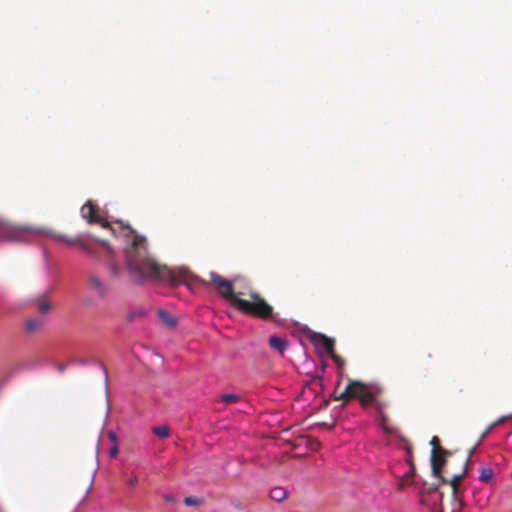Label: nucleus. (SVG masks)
Masks as SVG:
<instances>
[{"label": "nucleus", "instance_id": "nucleus-20", "mask_svg": "<svg viewBox=\"0 0 512 512\" xmlns=\"http://www.w3.org/2000/svg\"><path fill=\"white\" fill-rule=\"evenodd\" d=\"M330 356L333 359V361L336 363L337 366H339V367H343L344 366L345 361L340 356H338L335 353V351L333 353H331Z\"/></svg>", "mask_w": 512, "mask_h": 512}, {"label": "nucleus", "instance_id": "nucleus-31", "mask_svg": "<svg viewBox=\"0 0 512 512\" xmlns=\"http://www.w3.org/2000/svg\"><path fill=\"white\" fill-rule=\"evenodd\" d=\"M102 367H103V370H104L105 382H106V386H107L108 385V371H107L105 366H102Z\"/></svg>", "mask_w": 512, "mask_h": 512}, {"label": "nucleus", "instance_id": "nucleus-1", "mask_svg": "<svg viewBox=\"0 0 512 512\" xmlns=\"http://www.w3.org/2000/svg\"><path fill=\"white\" fill-rule=\"evenodd\" d=\"M155 265L159 268L158 270L161 273H159V276L145 278V282L168 283L173 287L184 284L188 288H192L195 284H201L206 287L212 285L222 298L228 301L232 307L242 314L261 320H269L274 316L273 306L258 292L251 291L248 294L245 292H235L233 283L216 272H210V280L207 281L193 274L189 268L185 266L170 268L158 263L156 260Z\"/></svg>", "mask_w": 512, "mask_h": 512}, {"label": "nucleus", "instance_id": "nucleus-3", "mask_svg": "<svg viewBox=\"0 0 512 512\" xmlns=\"http://www.w3.org/2000/svg\"><path fill=\"white\" fill-rule=\"evenodd\" d=\"M383 392L384 387L378 383L349 379L345 389L335 399L343 401V404L357 399L363 408L373 406L379 415L381 428L385 433L394 434L396 428L389 424L390 419L385 413L389 401L381 398Z\"/></svg>", "mask_w": 512, "mask_h": 512}, {"label": "nucleus", "instance_id": "nucleus-15", "mask_svg": "<svg viewBox=\"0 0 512 512\" xmlns=\"http://www.w3.org/2000/svg\"><path fill=\"white\" fill-rule=\"evenodd\" d=\"M51 309V304L46 298H41L38 303V311L40 313H47Z\"/></svg>", "mask_w": 512, "mask_h": 512}, {"label": "nucleus", "instance_id": "nucleus-17", "mask_svg": "<svg viewBox=\"0 0 512 512\" xmlns=\"http://www.w3.org/2000/svg\"><path fill=\"white\" fill-rule=\"evenodd\" d=\"M430 444L432 446V451H435V453L437 452H442L444 449L440 446V439L437 437V436H433L431 441H430Z\"/></svg>", "mask_w": 512, "mask_h": 512}, {"label": "nucleus", "instance_id": "nucleus-32", "mask_svg": "<svg viewBox=\"0 0 512 512\" xmlns=\"http://www.w3.org/2000/svg\"><path fill=\"white\" fill-rule=\"evenodd\" d=\"M65 365H59V371L63 373L65 371Z\"/></svg>", "mask_w": 512, "mask_h": 512}, {"label": "nucleus", "instance_id": "nucleus-19", "mask_svg": "<svg viewBox=\"0 0 512 512\" xmlns=\"http://www.w3.org/2000/svg\"><path fill=\"white\" fill-rule=\"evenodd\" d=\"M408 463L410 464L411 469L404 475V478L407 480L413 478L415 475V466L410 458L408 459Z\"/></svg>", "mask_w": 512, "mask_h": 512}, {"label": "nucleus", "instance_id": "nucleus-30", "mask_svg": "<svg viewBox=\"0 0 512 512\" xmlns=\"http://www.w3.org/2000/svg\"><path fill=\"white\" fill-rule=\"evenodd\" d=\"M101 245H103L108 251H111V247L106 241H98Z\"/></svg>", "mask_w": 512, "mask_h": 512}, {"label": "nucleus", "instance_id": "nucleus-11", "mask_svg": "<svg viewBox=\"0 0 512 512\" xmlns=\"http://www.w3.org/2000/svg\"><path fill=\"white\" fill-rule=\"evenodd\" d=\"M44 322L40 319H29L25 323L26 330L28 332L34 333L38 331L42 326Z\"/></svg>", "mask_w": 512, "mask_h": 512}, {"label": "nucleus", "instance_id": "nucleus-14", "mask_svg": "<svg viewBox=\"0 0 512 512\" xmlns=\"http://www.w3.org/2000/svg\"><path fill=\"white\" fill-rule=\"evenodd\" d=\"M493 470L490 467H482L480 469L479 480L484 483H488L493 478Z\"/></svg>", "mask_w": 512, "mask_h": 512}, {"label": "nucleus", "instance_id": "nucleus-35", "mask_svg": "<svg viewBox=\"0 0 512 512\" xmlns=\"http://www.w3.org/2000/svg\"><path fill=\"white\" fill-rule=\"evenodd\" d=\"M441 512H444V509L442 508Z\"/></svg>", "mask_w": 512, "mask_h": 512}, {"label": "nucleus", "instance_id": "nucleus-18", "mask_svg": "<svg viewBox=\"0 0 512 512\" xmlns=\"http://www.w3.org/2000/svg\"><path fill=\"white\" fill-rule=\"evenodd\" d=\"M201 500L197 497L188 496L184 498V504L186 506H198L200 505Z\"/></svg>", "mask_w": 512, "mask_h": 512}, {"label": "nucleus", "instance_id": "nucleus-29", "mask_svg": "<svg viewBox=\"0 0 512 512\" xmlns=\"http://www.w3.org/2000/svg\"><path fill=\"white\" fill-rule=\"evenodd\" d=\"M129 485L131 486H135L137 483H138V477L137 476H133L129 479L128 481Z\"/></svg>", "mask_w": 512, "mask_h": 512}, {"label": "nucleus", "instance_id": "nucleus-34", "mask_svg": "<svg viewBox=\"0 0 512 512\" xmlns=\"http://www.w3.org/2000/svg\"><path fill=\"white\" fill-rule=\"evenodd\" d=\"M407 452L411 454V448H407Z\"/></svg>", "mask_w": 512, "mask_h": 512}, {"label": "nucleus", "instance_id": "nucleus-4", "mask_svg": "<svg viewBox=\"0 0 512 512\" xmlns=\"http://www.w3.org/2000/svg\"><path fill=\"white\" fill-rule=\"evenodd\" d=\"M41 235H46L56 242H62L70 246H78L84 252L95 255L94 244L85 241L81 237H70L42 227L17 225L0 217V238L2 240L10 242H31Z\"/></svg>", "mask_w": 512, "mask_h": 512}, {"label": "nucleus", "instance_id": "nucleus-33", "mask_svg": "<svg viewBox=\"0 0 512 512\" xmlns=\"http://www.w3.org/2000/svg\"><path fill=\"white\" fill-rule=\"evenodd\" d=\"M112 273H113L114 275H117V274H118V268H117V267H113V269H112Z\"/></svg>", "mask_w": 512, "mask_h": 512}, {"label": "nucleus", "instance_id": "nucleus-2", "mask_svg": "<svg viewBox=\"0 0 512 512\" xmlns=\"http://www.w3.org/2000/svg\"><path fill=\"white\" fill-rule=\"evenodd\" d=\"M81 213L89 223H99L103 228L109 229L115 237L122 238L126 242L124 248L126 269L132 282L143 284L145 278L159 276L161 272L155 265V259L149 254L146 237L137 234L129 224L122 221L104 220L100 215L99 207L91 201L82 206Z\"/></svg>", "mask_w": 512, "mask_h": 512}, {"label": "nucleus", "instance_id": "nucleus-9", "mask_svg": "<svg viewBox=\"0 0 512 512\" xmlns=\"http://www.w3.org/2000/svg\"><path fill=\"white\" fill-rule=\"evenodd\" d=\"M269 496L274 501L282 502L287 498L288 492L283 487L277 486V487H273L270 490Z\"/></svg>", "mask_w": 512, "mask_h": 512}, {"label": "nucleus", "instance_id": "nucleus-13", "mask_svg": "<svg viewBox=\"0 0 512 512\" xmlns=\"http://www.w3.org/2000/svg\"><path fill=\"white\" fill-rule=\"evenodd\" d=\"M159 318L169 327H173L176 325V320L173 318L167 311L159 310L158 311Z\"/></svg>", "mask_w": 512, "mask_h": 512}, {"label": "nucleus", "instance_id": "nucleus-8", "mask_svg": "<svg viewBox=\"0 0 512 512\" xmlns=\"http://www.w3.org/2000/svg\"><path fill=\"white\" fill-rule=\"evenodd\" d=\"M269 345L273 350L283 354L288 347V342L282 337L271 336L269 338Z\"/></svg>", "mask_w": 512, "mask_h": 512}, {"label": "nucleus", "instance_id": "nucleus-16", "mask_svg": "<svg viewBox=\"0 0 512 512\" xmlns=\"http://www.w3.org/2000/svg\"><path fill=\"white\" fill-rule=\"evenodd\" d=\"M221 400L225 404H232L238 402L240 400V396L236 394H224L221 397Z\"/></svg>", "mask_w": 512, "mask_h": 512}, {"label": "nucleus", "instance_id": "nucleus-6", "mask_svg": "<svg viewBox=\"0 0 512 512\" xmlns=\"http://www.w3.org/2000/svg\"><path fill=\"white\" fill-rule=\"evenodd\" d=\"M87 287L99 298L104 299L109 294V286L95 273H89L86 277Z\"/></svg>", "mask_w": 512, "mask_h": 512}, {"label": "nucleus", "instance_id": "nucleus-12", "mask_svg": "<svg viewBox=\"0 0 512 512\" xmlns=\"http://www.w3.org/2000/svg\"><path fill=\"white\" fill-rule=\"evenodd\" d=\"M152 432L161 439H165L170 436V428L167 425L153 427Z\"/></svg>", "mask_w": 512, "mask_h": 512}, {"label": "nucleus", "instance_id": "nucleus-5", "mask_svg": "<svg viewBox=\"0 0 512 512\" xmlns=\"http://www.w3.org/2000/svg\"><path fill=\"white\" fill-rule=\"evenodd\" d=\"M450 455V452L443 450L442 452L431 451V469L433 476L440 479L442 484H447V479L442 475V469L446 464L445 456Z\"/></svg>", "mask_w": 512, "mask_h": 512}, {"label": "nucleus", "instance_id": "nucleus-24", "mask_svg": "<svg viewBox=\"0 0 512 512\" xmlns=\"http://www.w3.org/2000/svg\"><path fill=\"white\" fill-rule=\"evenodd\" d=\"M163 498L167 503H176L177 501L176 497L172 494H166L163 496Z\"/></svg>", "mask_w": 512, "mask_h": 512}, {"label": "nucleus", "instance_id": "nucleus-25", "mask_svg": "<svg viewBox=\"0 0 512 512\" xmlns=\"http://www.w3.org/2000/svg\"><path fill=\"white\" fill-rule=\"evenodd\" d=\"M407 484H408V480H407V479H405V478L403 477V478H401V480L399 481V483H398V485H397V489H398L399 491H402V490L405 488V486H406Z\"/></svg>", "mask_w": 512, "mask_h": 512}, {"label": "nucleus", "instance_id": "nucleus-26", "mask_svg": "<svg viewBox=\"0 0 512 512\" xmlns=\"http://www.w3.org/2000/svg\"><path fill=\"white\" fill-rule=\"evenodd\" d=\"M453 505H454L453 512H460V510L462 508V503L455 499Z\"/></svg>", "mask_w": 512, "mask_h": 512}, {"label": "nucleus", "instance_id": "nucleus-7", "mask_svg": "<svg viewBox=\"0 0 512 512\" xmlns=\"http://www.w3.org/2000/svg\"><path fill=\"white\" fill-rule=\"evenodd\" d=\"M309 339L316 347H323L329 355L334 352V340L324 334L314 332Z\"/></svg>", "mask_w": 512, "mask_h": 512}, {"label": "nucleus", "instance_id": "nucleus-28", "mask_svg": "<svg viewBox=\"0 0 512 512\" xmlns=\"http://www.w3.org/2000/svg\"><path fill=\"white\" fill-rule=\"evenodd\" d=\"M108 436H109L110 440H111L113 443H117V436H116L115 432H113V431H109V432H108Z\"/></svg>", "mask_w": 512, "mask_h": 512}, {"label": "nucleus", "instance_id": "nucleus-23", "mask_svg": "<svg viewBox=\"0 0 512 512\" xmlns=\"http://www.w3.org/2000/svg\"><path fill=\"white\" fill-rule=\"evenodd\" d=\"M118 445L117 443H114V445L109 449V456L111 458H115L118 455Z\"/></svg>", "mask_w": 512, "mask_h": 512}, {"label": "nucleus", "instance_id": "nucleus-21", "mask_svg": "<svg viewBox=\"0 0 512 512\" xmlns=\"http://www.w3.org/2000/svg\"><path fill=\"white\" fill-rule=\"evenodd\" d=\"M493 428H494V425H489L485 429V431L481 434L480 438L478 439L477 445H480L482 443V441L489 435V433L492 431Z\"/></svg>", "mask_w": 512, "mask_h": 512}, {"label": "nucleus", "instance_id": "nucleus-22", "mask_svg": "<svg viewBox=\"0 0 512 512\" xmlns=\"http://www.w3.org/2000/svg\"><path fill=\"white\" fill-rule=\"evenodd\" d=\"M478 446H479V445H477V443H476V444H475V446H474V447H472V448L469 450V452H468V457H467V459H466V461H465V464H464V466H466L467 468H468V464H469V463H470V461H471V457H472V455L476 452V449H477V447H478Z\"/></svg>", "mask_w": 512, "mask_h": 512}, {"label": "nucleus", "instance_id": "nucleus-10", "mask_svg": "<svg viewBox=\"0 0 512 512\" xmlns=\"http://www.w3.org/2000/svg\"><path fill=\"white\" fill-rule=\"evenodd\" d=\"M467 471L468 468L464 466L462 473L454 475L451 480H447V483H449L453 488V494H456L457 489L461 483V480L467 474Z\"/></svg>", "mask_w": 512, "mask_h": 512}, {"label": "nucleus", "instance_id": "nucleus-27", "mask_svg": "<svg viewBox=\"0 0 512 512\" xmlns=\"http://www.w3.org/2000/svg\"><path fill=\"white\" fill-rule=\"evenodd\" d=\"M508 418L509 417L503 416V417L499 418L498 420L494 421L493 423H491L490 425H494V428H495L497 425L502 424Z\"/></svg>", "mask_w": 512, "mask_h": 512}]
</instances>
